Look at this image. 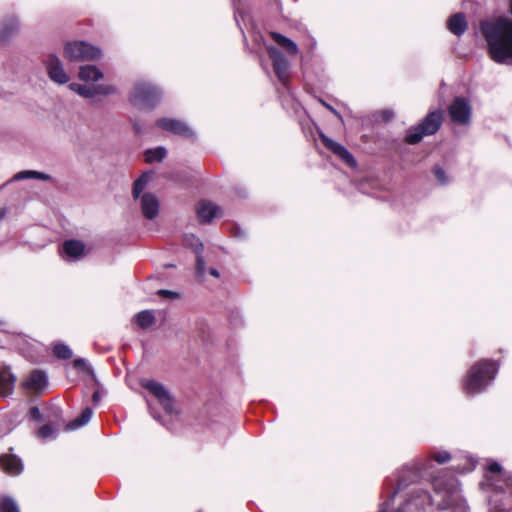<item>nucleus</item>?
Wrapping results in <instances>:
<instances>
[{"instance_id": "nucleus-1", "label": "nucleus", "mask_w": 512, "mask_h": 512, "mask_svg": "<svg viewBox=\"0 0 512 512\" xmlns=\"http://www.w3.org/2000/svg\"><path fill=\"white\" fill-rule=\"evenodd\" d=\"M498 372L496 362L492 360H481L474 364L465 380L464 390L469 395H475L483 392L486 387L494 380Z\"/></svg>"}, {"instance_id": "nucleus-2", "label": "nucleus", "mask_w": 512, "mask_h": 512, "mask_svg": "<svg viewBox=\"0 0 512 512\" xmlns=\"http://www.w3.org/2000/svg\"><path fill=\"white\" fill-rule=\"evenodd\" d=\"M432 503V497L428 491L414 487L397 508L390 506V500H385L378 512H417L431 506Z\"/></svg>"}, {"instance_id": "nucleus-3", "label": "nucleus", "mask_w": 512, "mask_h": 512, "mask_svg": "<svg viewBox=\"0 0 512 512\" xmlns=\"http://www.w3.org/2000/svg\"><path fill=\"white\" fill-rule=\"evenodd\" d=\"M430 461L416 460L411 464L404 465L398 474L397 488L388 496L386 500H390V506L393 507L396 495L407 488L409 485L416 483L424 476L426 470L429 469Z\"/></svg>"}, {"instance_id": "nucleus-4", "label": "nucleus", "mask_w": 512, "mask_h": 512, "mask_svg": "<svg viewBox=\"0 0 512 512\" xmlns=\"http://www.w3.org/2000/svg\"><path fill=\"white\" fill-rule=\"evenodd\" d=\"M443 115L440 110L430 112L423 121L415 127H411L405 136V140L409 144L419 143L424 136L435 134L441 124Z\"/></svg>"}, {"instance_id": "nucleus-5", "label": "nucleus", "mask_w": 512, "mask_h": 512, "mask_svg": "<svg viewBox=\"0 0 512 512\" xmlns=\"http://www.w3.org/2000/svg\"><path fill=\"white\" fill-rule=\"evenodd\" d=\"M161 95L157 87L140 82L135 85L130 101L137 108L150 110L157 105Z\"/></svg>"}, {"instance_id": "nucleus-6", "label": "nucleus", "mask_w": 512, "mask_h": 512, "mask_svg": "<svg viewBox=\"0 0 512 512\" xmlns=\"http://www.w3.org/2000/svg\"><path fill=\"white\" fill-rule=\"evenodd\" d=\"M101 55L99 48L84 41L70 42L64 47V57L70 61H96Z\"/></svg>"}, {"instance_id": "nucleus-7", "label": "nucleus", "mask_w": 512, "mask_h": 512, "mask_svg": "<svg viewBox=\"0 0 512 512\" xmlns=\"http://www.w3.org/2000/svg\"><path fill=\"white\" fill-rule=\"evenodd\" d=\"M483 485L491 486L498 492L512 488V475L504 473L499 463L493 462L488 466Z\"/></svg>"}, {"instance_id": "nucleus-8", "label": "nucleus", "mask_w": 512, "mask_h": 512, "mask_svg": "<svg viewBox=\"0 0 512 512\" xmlns=\"http://www.w3.org/2000/svg\"><path fill=\"white\" fill-rule=\"evenodd\" d=\"M141 385L158 400L160 405L168 414H173L175 412L174 399L163 384L155 380L146 379L142 380Z\"/></svg>"}, {"instance_id": "nucleus-9", "label": "nucleus", "mask_w": 512, "mask_h": 512, "mask_svg": "<svg viewBox=\"0 0 512 512\" xmlns=\"http://www.w3.org/2000/svg\"><path fill=\"white\" fill-rule=\"evenodd\" d=\"M266 50L269 55V58L272 61L273 70H274L277 78L279 79V81L281 83L286 85L289 80V77H290L289 62L287 61V59L284 57V55L281 53V51L278 48H276L272 45H267Z\"/></svg>"}, {"instance_id": "nucleus-10", "label": "nucleus", "mask_w": 512, "mask_h": 512, "mask_svg": "<svg viewBox=\"0 0 512 512\" xmlns=\"http://www.w3.org/2000/svg\"><path fill=\"white\" fill-rule=\"evenodd\" d=\"M44 64L50 80L60 85L69 82L70 77L64 70L61 60L56 55H48L44 60Z\"/></svg>"}, {"instance_id": "nucleus-11", "label": "nucleus", "mask_w": 512, "mask_h": 512, "mask_svg": "<svg viewBox=\"0 0 512 512\" xmlns=\"http://www.w3.org/2000/svg\"><path fill=\"white\" fill-rule=\"evenodd\" d=\"M449 115L452 122L466 125L470 121L471 106L465 98L456 97L449 106Z\"/></svg>"}, {"instance_id": "nucleus-12", "label": "nucleus", "mask_w": 512, "mask_h": 512, "mask_svg": "<svg viewBox=\"0 0 512 512\" xmlns=\"http://www.w3.org/2000/svg\"><path fill=\"white\" fill-rule=\"evenodd\" d=\"M157 126L162 128L165 131L171 132L173 134L185 137V138H193L194 132L193 130L184 122L172 119V118H161L157 121Z\"/></svg>"}, {"instance_id": "nucleus-13", "label": "nucleus", "mask_w": 512, "mask_h": 512, "mask_svg": "<svg viewBox=\"0 0 512 512\" xmlns=\"http://www.w3.org/2000/svg\"><path fill=\"white\" fill-rule=\"evenodd\" d=\"M321 141L324 146L332 151L335 155H337L341 160H343L346 164L351 167L356 166V161L353 155L340 143L335 142L324 134L320 135Z\"/></svg>"}, {"instance_id": "nucleus-14", "label": "nucleus", "mask_w": 512, "mask_h": 512, "mask_svg": "<svg viewBox=\"0 0 512 512\" xmlns=\"http://www.w3.org/2000/svg\"><path fill=\"white\" fill-rule=\"evenodd\" d=\"M19 19L14 15L4 17L0 21V43L7 42L19 30Z\"/></svg>"}, {"instance_id": "nucleus-15", "label": "nucleus", "mask_w": 512, "mask_h": 512, "mask_svg": "<svg viewBox=\"0 0 512 512\" xmlns=\"http://www.w3.org/2000/svg\"><path fill=\"white\" fill-rule=\"evenodd\" d=\"M16 377L11 373L6 365H0V396H8L12 393Z\"/></svg>"}, {"instance_id": "nucleus-16", "label": "nucleus", "mask_w": 512, "mask_h": 512, "mask_svg": "<svg viewBox=\"0 0 512 512\" xmlns=\"http://www.w3.org/2000/svg\"><path fill=\"white\" fill-rule=\"evenodd\" d=\"M141 210L143 215L152 220L159 213V201L157 197L151 193H145L141 197Z\"/></svg>"}, {"instance_id": "nucleus-17", "label": "nucleus", "mask_w": 512, "mask_h": 512, "mask_svg": "<svg viewBox=\"0 0 512 512\" xmlns=\"http://www.w3.org/2000/svg\"><path fill=\"white\" fill-rule=\"evenodd\" d=\"M85 245L79 240H67L62 245V254L71 260H78L84 255Z\"/></svg>"}, {"instance_id": "nucleus-18", "label": "nucleus", "mask_w": 512, "mask_h": 512, "mask_svg": "<svg viewBox=\"0 0 512 512\" xmlns=\"http://www.w3.org/2000/svg\"><path fill=\"white\" fill-rule=\"evenodd\" d=\"M0 465L10 475H19L23 470L21 459L12 454L2 455L0 457Z\"/></svg>"}, {"instance_id": "nucleus-19", "label": "nucleus", "mask_w": 512, "mask_h": 512, "mask_svg": "<svg viewBox=\"0 0 512 512\" xmlns=\"http://www.w3.org/2000/svg\"><path fill=\"white\" fill-rule=\"evenodd\" d=\"M220 208L210 201H201L197 206V216L201 222H210L218 216Z\"/></svg>"}, {"instance_id": "nucleus-20", "label": "nucleus", "mask_w": 512, "mask_h": 512, "mask_svg": "<svg viewBox=\"0 0 512 512\" xmlns=\"http://www.w3.org/2000/svg\"><path fill=\"white\" fill-rule=\"evenodd\" d=\"M447 27L451 33L461 36L467 29V22L463 13H456L447 21Z\"/></svg>"}, {"instance_id": "nucleus-21", "label": "nucleus", "mask_w": 512, "mask_h": 512, "mask_svg": "<svg viewBox=\"0 0 512 512\" xmlns=\"http://www.w3.org/2000/svg\"><path fill=\"white\" fill-rule=\"evenodd\" d=\"M270 36L288 55L294 56L298 53L297 44L291 39L278 32H271Z\"/></svg>"}, {"instance_id": "nucleus-22", "label": "nucleus", "mask_w": 512, "mask_h": 512, "mask_svg": "<svg viewBox=\"0 0 512 512\" xmlns=\"http://www.w3.org/2000/svg\"><path fill=\"white\" fill-rule=\"evenodd\" d=\"M47 385V375L40 370H34L26 381V387L38 391Z\"/></svg>"}, {"instance_id": "nucleus-23", "label": "nucleus", "mask_w": 512, "mask_h": 512, "mask_svg": "<svg viewBox=\"0 0 512 512\" xmlns=\"http://www.w3.org/2000/svg\"><path fill=\"white\" fill-rule=\"evenodd\" d=\"M79 78L85 82H96L103 78V73L93 65H84L79 69Z\"/></svg>"}, {"instance_id": "nucleus-24", "label": "nucleus", "mask_w": 512, "mask_h": 512, "mask_svg": "<svg viewBox=\"0 0 512 512\" xmlns=\"http://www.w3.org/2000/svg\"><path fill=\"white\" fill-rule=\"evenodd\" d=\"M93 410L91 408H85L80 416L75 418L74 420L70 421L66 425V430H76L78 428H81L82 426L86 425L92 418Z\"/></svg>"}, {"instance_id": "nucleus-25", "label": "nucleus", "mask_w": 512, "mask_h": 512, "mask_svg": "<svg viewBox=\"0 0 512 512\" xmlns=\"http://www.w3.org/2000/svg\"><path fill=\"white\" fill-rule=\"evenodd\" d=\"M24 179H38L42 181H49L52 179V177L44 172L24 170L16 173L12 178L13 181H19Z\"/></svg>"}, {"instance_id": "nucleus-26", "label": "nucleus", "mask_w": 512, "mask_h": 512, "mask_svg": "<svg viewBox=\"0 0 512 512\" xmlns=\"http://www.w3.org/2000/svg\"><path fill=\"white\" fill-rule=\"evenodd\" d=\"M137 325L142 329H147L155 323V316L150 310H143L134 316Z\"/></svg>"}, {"instance_id": "nucleus-27", "label": "nucleus", "mask_w": 512, "mask_h": 512, "mask_svg": "<svg viewBox=\"0 0 512 512\" xmlns=\"http://www.w3.org/2000/svg\"><path fill=\"white\" fill-rule=\"evenodd\" d=\"M166 149L164 147H157L155 149H149L145 152V161L152 163L155 161H162L166 156Z\"/></svg>"}, {"instance_id": "nucleus-28", "label": "nucleus", "mask_w": 512, "mask_h": 512, "mask_svg": "<svg viewBox=\"0 0 512 512\" xmlns=\"http://www.w3.org/2000/svg\"><path fill=\"white\" fill-rule=\"evenodd\" d=\"M69 88L84 98H94L93 85L71 83Z\"/></svg>"}, {"instance_id": "nucleus-29", "label": "nucleus", "mask_w": 512, "mask_h": 512, "mask_svg": "<svg viewBox=\"0 0 512 512\" xmlns=\"http://www.w3.org/2000/svg\"><path fill=\"white\" fill-rule=\"evenodd\" d=\"M151 179V174L145 173L140 178H138L133 185V197L137 199L139 195L143 192V190L146 188L147 184L149 183Z\"/></svg>"}, {"instance_id": "nucleus-30", "label": "nucleus", "mask_w": 512, "mask_h": 512, "mask_svg": "<svg viewBox=\"0 0 512 512\" xmlns=\"http://www.w3.org/2000/svg\"><path fill=\"white\" fill-rule=\"evenodd\" d=\"M184 245L190 247L196 254L200 253L203 249V244L193 234H185L183 238Z\"/></svg>"}, {"instance_id": "nucleus-31", "label": "nucleus", "mask_w": 512, "mask_h": 512, "mask_svg": "<svg viewBox=\"0 0 512 512\" xmlns=\"http://www.w3.org/2000/svg\"><path fill=\"white\" fill-rule=\"evenodd\" d=\"M0 512H20V509L11 497H3L0 499Z\"/></svg>"}, {"instance_id": "nucleus-32", "label": "nucleus", "mask_w": 512, "mask_h": 512, "mask_svg": "<svg viewBox=\"0 0 512 512\" xmlns=\"http://www.w3.org/2000/svg\"><path fill=\"white\" fill-rule=\"evenodd\" d=\"M53 352L57 358L69 359L72 357V350L63 343H57L54 345Z\"/></svg>"}, {"instance_id": "nucleus-33", "label": "nucleus", "mask_w": 512, "mask_h": 512, "mask_svg": "<svg viewBox=\"0 0 512 512\" xmlns=\"http://www.w3.org/2000/svg\"><path fill=\"white\" fill-rule=\"evenodd\" d=\"M94 97L98 95L107 96L116 93V88L112 85L97 84L93 85Z\"/></svg>"}, {"instance_id": "nucleus-34", "label": "nucleus", "mask_w": 512, "mask_h": 512, "mask_svg": "<svg viewBox=\"0 0 512 512\" xmlns=\"http://www.w3.org/2000/svg\"><path fill=\"white\" fill-rule=\"evenodd\" d=\"M431 458L439 464H444L451 459V455L447 451H436L431 453Z\"/></svg>"}, {"instance_id": "nucleus-35", "label": "nucleus", "mask_w": 512, "mask_h": 512, "mask_svg": "<svg viewBox=\"0 0 512 512\" xmlns=\"http://www.w3.org/2000/svg\"><path fill=\"white\" fill-rule=\"evenodd\" d=\"M56 431L50 425L42 426L38 431V436L42 439L54 438Z\"/></svg>"}, {"instance_id": "nucleus-36", "label": "nucleus", "mask_w": 512, "mask_h": 512, "mask_svg": "<svg viewBox=\"0 0 512 512\" xmlns=\"http://www.w3.org/2000/svg\"><path fill=\"white\" fill-rule=\"evenodd\" d=\"M196 273L199 277L205 275V261L201 252L196 254Z\"/></svg>"}, {"instance_id": "nucleus-37", "label": "nucleus", "mask_w": 512, "mask_h": 512, "mask_svg": "<svg viewBox=\"0 0 512 512\" xmlns=\"http://www.w3.org/2000/svg\"><path fill=\"white\" fill-rule=\"evenodd\" d=\"M434 172V175L436 177V179L438 180V182L440 184H447L448 183V178L446 176V173L445 171L439 167V166H436L433 170Z\"/></svg>"}, {"instance_id": "nucleus-38", "label": "nucleus", "mask_w": 512, "mask_h": 512, "mask_svg": "<svg viewBox=\"0 0 512 512\" xmlns=\"http://www.w3.org/2000/svg\"><path fill=\"white\" fill-rule=\"evenodd\" d=\"M73 366L76 369L81 370V371L90 372V370H91V368L87 364L86 360L83 359V358L75 359L74 362H73Z\"/></svg>"}, {"instance_id": "nucleus-39", "label": "nucleus", "mask_w": 512, "mask_h": 512, "mask_svg": "<svg viewBox=\"0 0 512 512\" xmlns=\"http://www.w3.org/2000/svg\"><path fill=\"white\" fill-rule=\"evenodd\" d=\"M475 468V462L471 459L466 460V463L463 467L457 466L455 469L460 473H467L472 471Z\"/></svg>"}, {"instance_id": "nucleus-40", "label": "nucleus", "mask_w": 512, "mask_h": 512, "mask_svg": "<svg viewBox=\"0 0 512 512\" xmlns=\"http://www.w3.org/2000/svg\"><path fill=\"white\" fill-rule=\"evenodd\" d=\"M30 414H31V417L35 420L41 419V413H40L39 408H37V407H32L30 410Z\"/></svg>"}, {"instance_id": "nucleus-41", "label": "nucleus", "mask_w": 512, "mask_h": 512, "mask_svg": "<svg viewBox=\"0 0 512 512\" xmlns=\"http://www.w3.org/2000/svg\"><path fill=\"white\" fill-rule=\"evenodd\" d=\"M159 295H163V296H166V297H171V298H175L177 297V293L173 292V291H170V290H160L158 292Z\"/></svg>"}, {"instance_id": "nucleus-42", "label": "nucleus", "mask_w": 512, "mask_h": 512, "mask_svg": "<svg viewBox=\"0 0 512 512\" xmlns=\"http://www.w3.org/2000/svg\"><path fill=\"white\" fill-rule=\"evenodd\" d=\"M324 106L329 110L331 111L335 116H337L339 119H341V115L337 112V110H335L332 106L326 104V103H323Z\"/></svg>"}, {"instance_id": "nucleus-43", "label": "nucleus", "mask_w": 512, "mask_h": 512, "mask_svg": "<svg viewBox=\"0 0 512 512\" xmlns=\"http://www.w3.org/2000/svg\"><path fill=\"white\" fill-rule=\"evenodd\" d=\"M92 400L93 402L97 403L100 401V392L99 391H95L92 395Z\"/></svg>"}, {"instance_id": "nucleus-44", "label": "nucleus", "mask_w": 512, "mask_h": 512, "mask_svg": "<svg viewBox=\"0 0 512 512\" xmlns=\"http://www.w3.org/2000/svg\"><path fill=\"white\" fill-rule=\"evenodd\" d=\"M209 273L215 278H218L220 276L219 271L216 268H210Z\"/></svg>"}, {"instance_id": "nucleus-45", "label": "nucleus", "mask_w": 512, "mask_h": 512, "mask_svg": "<svg viewBox=\"0 0 512 512\" xmlns=\"http://www.w3.org/2000/svg\"><path fill=\"white\" fill-rule=\"evenodd\" d=\"M134 129L136 131V133H140V127L138 126V124H134Z\"/></svg>"}, {"instance_id": "nucleus-46", "label": "nucleus", "mask_w": 512, "mask_h": 512, "mask_svg": "<svg viewBox=\"0 0 512 512\" xmlns=\"http://www.w3.org/2000/svg\"><path fill=\"white\" fill-rule=\"evenodd\" d=\"M385 484H386V485H388V484L390 485V484H391V480L386 479Z\"/></svg>"}, {"instance_id": "nucleus-47", "label": "nucleus", "mask_w": 512, "mask_h": 512, "mask_svg": "<svg viewBox=\"0 0 512 512\" xmlns=\"http://www.w3.org/2000/svg\"><path fill=\"white\" fill-rule=\"evenodd\" d=\"M4 214H5V211H2V212L0 213V218H2V217L4 216Z\"/></svg>"}]
</instances>
